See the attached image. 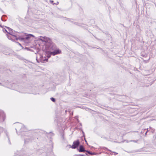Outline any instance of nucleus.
I'll return each mask as SVG.
<instances>
[{"label":"nucleus","instance_id":"f257e3e1","mask_svg":"<svg viewBox=\"0 0 156 156\" xmlns=\"http://www.w3.org/2000/svg\"><path fill=\"white\" fill-rule=\"evenodd\" d=\"M45 47L46 51H52L53 50H55L56 47L55 44L52 42L51 41L49 43H47Z\"/></svg>","mask_w":156,"mask_h":156},{"label":"nucleus","instance_id":"f03ea898","mask_svg":"<svg viewBox=\"0 0 156 156\" xmlns=\"http://www.w3.org/2000/svg\"><path fill=\"white\" fill-rule=\"evenodd\" d=\"M49 53L48 54L55 55H58L61 53V50L59 49L57 47H56V48L55 49V50H53L52 51H48Z\"/></svg>","mask_w":156,"mask_h":156},{"label":"nucleus","instance_id":"7ed1b4c3","mask_svg":"<svg viewBox=\"0 0 156 156\" xmlns=\"http://www.w3.org/2000/svg\"><path fill=\"white\" fill-rule=\"evenodd\" d=\"M0 85H2L4 86H5L8 87L9 88H11L13 89H14L15 87L16 86V84L14 83H12L10 82H6L5 83V84L3 85H2V83H0Z\"/></svg>","mask_w":156,"mask_h":156},{"label":"nucleus","instance_id":"20e7f679","mask_svg":"<svg viewBox=\"0 0 156 156\" xmlns=\"http://www.w3.org/2000/svg\"><path fill=\"white\" fill-rule=\"evenodd\" d=\"M40 39L43 42H44V44L45 46L46 45V44L47 43H49V42H51V41L49 38L45 36L44 37L41 36L40 37Z\"/></svg>","mask_w":156,"mask_h":156},{"label":"nucleus","instance_id":"39448f33","mask_svg":"<svg viewBox=\"0 0 156 156\" xmlns=\"http://www.w3.org/2000/svg\"><path fill=\"white\" fill-rule=\"evenodd\" d=\"M48 51H46V53L48 54V55H47V58H46L45 56L44 57H43V56L41 55H39L40 56V62H44V61H47L48 60V58H49L50 57L51 55L50 54H48L49 53Z\"/></svg>","mask_w":156,"mask_h":156},{"label":"nucleus","instance_id":"423d86ee","mask_svg":"<svg viewBox=\"0 0 156 156\" xmlns=\"http://www.w3.org/2000/svg\"><path fill=\"white\" fill-rule=\"evenodd\" d=\"M80 144V142L79 140L74 141L73 145L71 146L70 145H68V146H69V148H71L73 149H75Z\"/></svg>","mask_w":156,"mask_h":156},{"label":"nucleus","instance_id":"0eeeda50","mask_svg":"<svg viewBox=\"0 0 156 156\" xmlns=\"http://www.w3.org/2000/svg\"><path fill=\"white\" fill-rule=\"evenodd\" d=\"M16 126L17 129H20V132L26 131L27 130L25 127L22 124L18 123L16 124Z\"/></svg>","mask_w":156,"mask_h":156},{"label":"nucleus","instance_id":"6e6552de","mask_svg":"<svg viewBox=\"0 0 156 156\" xmlns=\"http://www.w3.org/2000/svg\"><path fill=\"white\" fill-rule=\"evenodd\" d=\"M5 118V114L4 112L0 110V122H3Z\"/></svg>","mask_w":156,"mask_h":156},{"label":"nucleus","instance_id":"1a4fd4ad","mask_svg":"<svg viewBox=\"0 0 156 156\" xmlns=\"http://www.w3.org/2000/svg\"><path fill=\"white\" fill-rule=\"evenodd\" d=\"M6 27L8 29V33L15 37L16 40H18V38L16 36L13 35V33L12 29L8 27Z\"/></svg>","mask_w":156,"mask_h":156},{"label":"nucleus","instance_id":"9d476101","mask_svg":"<svg viewBox=\"0 0 156 156\" xmlns=\"http://www.w3.org/2000/svg\"><path fill=\"white\" fill-rule=\"evenodd\" d=\"M33 37L34 36L31 34H29L27 35V36L24 38H22L21 37H19L18 39L19 40H23L24 39H28L29 38H30L31 37Z\"/></svg>","mask_w":156,"mask_h":156},{"label":"nucleus","instance_id":"9b49d317","mask_svg":"<svg viewBox=\"0 0 156 156\" xmlns=\"http://www.w3.org/2000/svg\"><path fill=\"white\" fill-rule=\"evenodd\" d=\"M79 151L80 152L86 151L85 150L83 146L82 145L80 146Z\"/></svg>","mask_w":156,"mask_h":156},{"label":"nucleus","instance_id":"f8f14e48","mask_svg":"<svg viewBox=\"0 0 156 156\" xmlns=\"http://www.w3.org/2000/svg\"><path fill=\"white\" fill-rule=\"evenodd\" d=\"M103 148L104 150L105 149V150H107V151H110V152H112V153H114V155H117V154H118V153H117L116 152H115L112 151L111 150H109V149H108V148H106V147H103Z\"/></svg>","mask_w":156,"mask_h":156},{"label":"nucleus","instance_id":"ddd939ff","mask_svg":"<svg viewBox=\"0 0 156 156\" xmlns=\"http://www.w3.org/2000/svg\"><path fill=\"white\" fill-rule=\"evenodd\" d=\"M7 37H8V39L9 40H11L12 41H15V40H16L15 39H13L12 37L10 36H9L7 34ZM14 38H15V37H14Z\"/></svg>","mask_w":156,"mask_h":156},{"label":"nucleus","instance_id":"4468645a","mask_svg":"<svg viewBox=\"0 0 156 156\" xmlns=\"http://www.w3.org/2000/svg\"><path fill=\"white\" fill-rule=\"evenodd\" d=\"M86 152H87L90 155H95V154H96V153L91 152L90 151H86Z\"/></svg>","mask_w":156,"mask_h":156},{"label":"nucleus","instance_id":"2eb2a0df","mask_svg":"<svg viewBox=\"0 0 156 156\" xmlns=\"http://www.w3.org/2000/svg\"><path fill=\"white\" fill-rule=\"evenodd\" d=\"M150 128L151 129V131L152 133H154V131H155L154 129H153V128H152L150 127Z\"/></svg>","mask_w":156,"mask_h":156},{"label":"nucleus","instance_id":"dca6fc26","mask_svg":"<svg viewBox=\"0 0 156 156\" xmlns=\"http://www.w3.org/2000/svg\"><path fill=\"white\" fill-rule=\"evenodd\" d=\"M87 154H79L77 155V156H86L87 155Z\"/></svg>","mask_w":156,"mask_h":156},{"label":"nucleus","instance_id":"f3484780","mask_svg":"<svg viewBox=\"0 0 156 156\" xmlns=\"http://www.w3.org/2000/svg\"><path fill=\"white\" fill-rule=\"evenodd\" d=\"M50 99L53 102H55V99L53 98H50Z\"/></svg>","mask_w":156,"mask_h":156},{"label":"nucleus","instance_id":"a211bd4d","mask_svg":"<svg viewBox=\"0 0 156 156\" xmlns=\"http://www.w3.org/2000/svg\"><path fill=\"white\" fill-rule=\"evenodd\" d=\"M58 2H57L56 3H53V5H58Z\"/></svg>","mask_w":156,"mask_h":156},{"label":"nucleus","instance_id":"6ab92c4d","mask_svg":"<svg viewBox=\"0 0 156 156\" xmlns=\"http://www.w3.org/2000/svg\"><path fill=\"white\" fill-rule=\"evenodd\" d=\"M50 2L51 3H52L53 4V3H53V1L52 0H50Z\"/></svg>","mask_w":156,"mask_h":156},{"label":"nucleus","instance_id":"aec40b11","mask_svg":"<svg viewBox=\"0 0 156 156\" xmlns=\"http://www.w3.org/2000/svg\"><path fill=\"white\" fill-rule=\"evenodd\" d=\"M4 31H6L7 33L8 32V31H7V30H6L5 29H4V30H3V31L4 32Z\"/></svg>","mask_w":156,"mask_h":156},{"label":"nucleus","instance_id":"412c9836","mask_svg":"<svg viewBox=\"0 0 156 156\" xmlns=\"http://www.w3.org/2000/svg\"><path fill=\"white\" fill-rule=\"evenodd\" d=\"M130 141H133V142H136V141L134 140H130Z\"/></svg>","mask_w":156,"mask_h":156},{"label":"nucleus","instance_id":"4be33fe9","mask_svg":"<svg viewBox=\"0 0 156 156\" xmlns=\"http://www.w3.org/2000/svg\"><path fill=\"white\" fill-rule=\"evenodd\" d=\"M38 55H37V57H36V60H37V62H39V61H38V60H37V58H38Z\"/></svg>","mask_w":156,"mask_h":156},{"label":"nucleus","instance_id":"5701e85b","mask_svg":"<svg viewBox=\"0 0 156 156\" xmlns=\"http://www.w3.org/2000/svg\"><path fill=\"white\" fill-rule=\"evenodd\" d=\"M147 132H147L145 133V136H146V135Z\"/></svg>","mask_w":156,"mask_h":156},{"label":"nucleus","instance_id":"b1692460","mask_svg":"<svg viewBox=\"0 0 156 156\" xmlns=\"http://www.w3.org/2000/svg\"><path fill=\"white\" fill-rule=\"evenodd\" d=\"M125 141H126V142H127V143H128V142H129L128 141V140H125Z\"/></svg>","mask_w":156,"mask_h":156},{"label":"nucleus","instance_id":"393cba45","mask_svg":"<svg viewBox=\"0 0 156 156\" xmlns=\"http://www.w3.org/2000/svg\"><path fill=\"white\" fill-rule=\"evenodd\" d=\"M18 43L19 44V45H20V46H21V44L20 43H18Z\"/></svg>","mask_w":156,"mask_h":156},{"label":"nucleus","instance_id":"a878e982","mask_svg":"<svg viewBox=\"0 0 156 156\" xmlns=\"http://www.w3.org/2000/svg\"><path fill=\"white\" fill-rule=\"evenodd\" d=\"M112 152L111 153H110V154H111V155H112Z\"/></svg>","mask_w":156,"mask_h":156},{"label":"nucleus","instance_id":"bb28decb","mask_svg":"<svg viewBox=\"0 0 156 156\" xmlns=\"http://www.w3.org/2000/svg\"><path fill=\"white\" fill-rule=\"evenodd\" d=\"M77 120L79 122V120L77 118Z\"/></svg>","mask_w":156,"mask_h":156},{"label":"nucleus","instance_id":"cd10ccee","mask_svg":"<svg viewBox=\"0 0 156 156\" xmlns=\"http://www.w3.org/2000/svg\"><path fill=\"white\" fill-rule=\"evenodd\" d=\"M147 129V132H148V129Z\"/></svg>","mask_w":156,"mask_h":156},{"label":"nucleus","instance_id":"c85d7f7f","mask_svg":"<svg viewBox=\"0 0 156 156\" xmlns=\"http://www.w3.org/2000/svg\"><path fill=\"white\" fill-rule=\"evenodd\" d=\"M80 125L81 126V125H81V123H80Z\"/></svg>","mask_w":156,"mask_h":156},{"label":"nucleus","instance_id":"c756f323","mask_svg":"<svg viewBox=\"0 0 156 156\" xmlns=\"http://www.w3.org/2000/svg\"><path fill=\"white\" fill-rule=\"evenodd\" d=\"M0 27H2V26H1V25H0Z\"/></svg>","mask_w":156,"mask_h":156},{"label":"nucleus","instance_id":"7c9ffc66","mask_svg":"<svg viewBox=\"0 0 156 156\" xmlns=\"http://www.w3.org/2000/svg\"><path fill=\"white\" fill-rule=\"evenodd\" d=\"M85 141H86V143H87V141H86V140H85Z\"/></svg>","mask_w":156,"mask_h":156}]
</instances>
